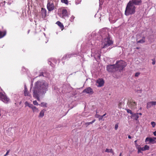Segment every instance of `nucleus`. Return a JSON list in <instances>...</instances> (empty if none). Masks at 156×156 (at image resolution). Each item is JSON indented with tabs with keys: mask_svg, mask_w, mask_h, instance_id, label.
<instances>
[{
	"mask_svg": "<svg viewBox=\"0 0 156 156\" xmlns=\"http://www.w3.org/2000/svg\"><path fill=\"white\" fill-rule=\"evenodd\" d=\"M48 83L44 80L37 81L35 83L34 90L39 92L44 93L48 90Z\"/></svg>",
	"mask_w": 156,
	"mask_h": 156,
	"instance_id": "f257e3e1",
	"label": "nucleus"
},
{
	"mask_svg": "<svg viewBox=\"0 0 156 156\" xmlns=\"http://www.w3.org/2000/svg\"><path fill=\"white\" fill-rule=\"evenodd\" d=\"M136 7L131 2H129L126 6L125 12V14L126 16H129L134 14L136 12Z\"/></svg>",
	"mask_w": 156,
	"mask_h": 156,
	"instance_id": "f03ea898",
	"label": "nucleus"
},
{
	"mask_svg": "<svg viewBox=\"0 0 156 156\" xmlns=\"http://www.w3.org/2000/svg\"><path fill=\"white\" fill-rule=\"evenodd\" d=\"M99 34L100 35L97 38L100 39H110V38L108 34V30L107 28H104L100 30Z\"/></svg>",
	"mask_w": 156,
	"mask_h": 156,
	"instance_id": "7ed1b4c3",
	"label": "nucleus"
},
{
	"mask_svg": "<svg viewBox=\"0 0 156 156\" xmlns=\"http://www.w3.org/2000/svg\"><path fill=\"white\" fill-rule=\"evenodd\" d=\"M115 65L117 71L119 70L120 72L122 71L126 65V62L122 60L117 61Z\"/></svg>",
	"mask_w": 156,
	"mask_h": 156,
	"instance_id": "20e7f679",
	"label": "nucleus"
},
{
	"mask_svg": "<svg viewBox=\"0 0 156 156\" xmlns=\"http://www.w3.org/2000/svg\"><path fill=\"white\" fill-rule=\"evenodd\" d=\"M113 41L112 40H104L102 43V48H104L108 47L112 44Z\"/></svg>",
	"mask_w": 156,
	"mask_h": 156,
	"instance_id": "39448f33",
	"label": "nucleus"
},
{
	"mask_svg": "<svg viewBox=\"0 0 156 156\" xmlns=\"http://www.w3.org/2000/svg\"><path fill=\"white\" fill-rule=\"evenodd\" d=\"M47 8L49 11H51L55 9V5L53 2L48 1L47 4Z\"/></svg>",
	"mask_w": 156,
	"mask_h": 156,
	"instance_id": "423d86ee",
	"label": "nucleus"
},
{
	"mask_svg": "<svg viewBox=\"0 0 156 156\" xmlns=\"http://www.w3.org/2000/svg\"><path fill=\"white\" fill-rule=\"evenodd\" d=\"M107 70L109 72H113L117 71V68L115 65H108L106 67Z\"/></svg>",
	"mask_w": 156,
	"mask_h": 156,
	"instance_id": "0eeeda50",
	"label": "nucleus"
},
{
	"mask_svg": "<svg viewBox=\"0 0 156 156\" xmlns=\"http://www.w3.org/2000/svg\"><path fill=\"white\" fill-rule=\"evenodd\" d=\"M156 139V137L149 138L147 137L146 138L145 142L147 143V141H149V143L148 144H154L156 143V141H155V140Z\"/></svg>",
	"mask_w": 156,
	"mask_h": 156,
	"instance_id": "6e6552de",
	"label": "nucleus"
},
{
	"mask_svg": "<svg viewBox=\"0 0 156 156\" xmlns=\"http://www.w3.org/2000/svg\"><path fill=\"white\" fill-rule=\"evenodd\" d=\"M60 16L62 18H64V17L68 16L67 10L64 9H62L60 14Z\"/></svg>",
	"mask_w": 156,
	"mask_h": 156,
	"instance_id": "1a4fd4ad",
	"label": "nucleus"
},
{
	"mask_svg": "<svg viewBox=\"0 0 156 156\" xmlns=\"http://www.w3.org/2000/svg\"><path fill=\"white\" fill-rule=\"evenodd\" d=\"M83 93H85L90 94H92L93 93L94 91L93 89L90 87H88L83 90Z\"/></svg>",
	"mask_w": 156,
	"mask_h": 156,
	"instance_id": "9d476101",
	"label": "nucleus"
},
{
	"mask_svg": "<svg viewBox=\"0 0 156 156\" xmlns=\"http://www.w3.org/2000/svg\"><path fill=\"white\" fill-rule=\"evenodd\" d=\"M96 83L98 84V85H97L98 87H101L103 86L104 81L102 79H98L97 80Z\"/></svg>",
	"mask_w": 156,
	"mask_h": 156,
	"instance_id": "9b49d317",
	"label": "nucleus"
},
{
	"mask_svg": "<svg viewBox=\"0 0 156 156\" xmlns=\"http://www.w3.org/2000/svg\"><path fill=\"white\" fill-rule=\"evenodd\" d=\"M129 2H131L132 4L135 5H138L141 3V0H130Z\"/></svg>",
	"mask_w": 156,
	"mask_h": 156,
	"instance_id": "f8f14e48",
	"label": "nucleus"
},
{
	"mask_svg": "<svg viewBox=\"0 0 156 156\" xmlns=\"http://www.w3.org/2000/svg\"><path fill=\"white\" fill-rule=\"evenodd\" d=\"M1 100L5 103H7L9 101V98H8L6 95L3 94Z\"/></svg>",
	"mask_w": 156,
	"mask_h": 156,
	"instance_id": "ddd939ff",
	"label": "nucleus"
},
{
	"mask_svg": "<svg viewBox=\"0 0 156 156\" xmlns=\"http://www.w3.org/2000/svg\"><path fill=\"white\" fill-rule=\"evenodd\" d=\"M156 105V101H152L147 103V108L149 109L152 106H154Z\"/></svg>",
	"mask_w": 156,
	"mask_h": 156,
	"instance_id": "4468645a",
	"label": "nucleus"
},
{
	"mask_svg": "<svg viewBox=\"0 0 156 156\" xmlns=\"http://www.w3.org/2000/svg\"><path fill=\"white\" fill-rule=\"evenodd\" d=\"M137 104L135 101H131L128 105L132 109L134 108L135 107L136 105Z\"/></svg>",
	"mask_w": 156,
	"mask_h": 156,
	"instance_id": "2eb2a0df",
	"label": "nucleus"
},
{
	"mask_svg": "<svg viewBox=\"0 0 156 156\" xmlns=\"http://www.w3.org/2000/svg\"><path fill=\"white\" fill-rule=\"evenodd\" d=\"M39 93V92H38V91H36V90H33V97H34L37 98L38 101L40 100L39 98V97L38 94Z\"/></svg>",
	"mask_w": 156,
	"mask_h": 156,
	"instance_id": "dca6fc26",
	"label": "nucleus"
},
{
	"mask_svg": "<svg viewBox=\"0 0 156 156\" xmlns=\"http://www.w3.org/2000/svg\"><path fill=\"white\" fill-rule=\"evenodd\" d=\"M42 17H45L46 15L47 11L45 9L42 8L41 11Z\"/></svg>",
	"mask_w": 156,
	"mask_h": 156,
	"instance_id": "f3484780",
	"label": "nucleus"
},
{
	"mask_svg": "<svg viewBox=\"0 0 156 156\" xmlns=\"http://www.w3.org/2000/svg\"><path fill=\"white\" fill-rule=\"evenodd\" d=\"M24 94L25 96H30V94H29L27 90V89L26 86L24 87Z\"/></svg>",
	"mask_w": 156,
	"mask_h": 156,
	"instance_id": "a211bd4d",
	"label": "nucleus"
},
{
	"mask_svg": "<svg viewBox=\"0 0 156 156\" xmlns=\"http://www.w3.org/2000/svg\"><path fill=\"white\" fill-rule=\"evenodd\" d=\"M46 110L45 109H43L40 112L38 116L39 117L42 118L43 117L44 115V112L46 111Z\"/></svg>",
	"mask_w": 156,
	"mask_h": 156,
	"instance_id": "6ab92c4d",
	"label": "nucleus"
},
{
	"mask_svg": "<svg viewBox=\"0 0 156 156\" xmlns=\"http://www.w3.org/2000/svg\"><path fill=\"white\" fill-rule=\"evenodd\" d=\"M6 31H0V38H2L5 36L6 34Z\"/></svg>",
	"mask_w": 156,
	"mask_h": 156,
	"instance_id": "aec40b11",
	"label": "nucleus"
},
{
	"mask_svg": "<svg viewBox=\"0 0 156 156\" xmlns=\"http://www.w3.org/2000/svg\"><path fill=\"white\" fill-rule=\"evenodd\" d=\"M56 24L62 29V30L64 28V26L62 23L59 21H57L56 22Z\"/></svg>",
	"mask_w": 156,
	"mask_h": 156,
	"instance_id": "412c9836",
	"label": "nucleus"
},
{
	"mask_svg": "<svg viewBox=\"0 0 156 156\" xmlns=\"http://www.w3.org/2000/svg\"><path fill=\"white\" fill-rule=\"evenodd\" d=\"M136 113L134 114L133 113L132 115H131V118L135 120H136Z\"/></svg>",
	"mask_w": 156,
	"mask_h": 156,
	"instance_id": "4be33fe9",
	"label": "nucleus"
},
{
	"mask_svg": "<svg viewBox=\"0 0 156 156\" xmlns=\"http://www.w3.org/2000/svg\"><path fill=\"white\" fill-rule=\"evenodd\" d=\"M33 111L34 112L37 113L39 112V110L38 108L34 106L32 109Z\"/></svg>",
	"mask_w": 156,
	"mask_h": 156,
	"instance_id": "5701e85b",
	"label": "nucleus"
},
{
	"mask_svg": "<svg viewBox=\"0 0 156 156\" xmlns=\"http://www.w3.org/2000/svg\"><path fill=\"white\" fill-rule=\"evenodd\" d=\"M105 151L108 152H111L112 153L113 155L114 154V152L112 149H106Z\"/></svg>",
	"mask_w": 156,
	"mask_h": 156,
	"instance_id": "b1692460",
	"label": "nucleus"
},
{
	"mask_svg": "<svg viewBox=\"0 0 156 156\" xmlns=\"http://www.w3.org/2000/svg\"><path fill=\"white\" fill-rule=\"evenodd\" d=\"M39 105L41 107H46V103L44 102H42L40 104H39Z\"/></svg>",
	"mask_w": 156,
	"mask_h": 156,
	"instance_id": "393cba45",
	"label": "nucleus"
},
{
	"mask_svg": "<svg viewBox=\"0 0 156 156\" xmlns=\"http://www.w3.org/2000/svg\"><path fill=\"white\" fill-rule=\"evenodd\" d=\"M106 0H99V6L100 7L103 4L104 2Z\"/></svg>",
	"mask_w": 156,
	"mask_h": 156,
	"instance_id": "a878e982",
	"label": "nucleus"
},
{
	"mask_svg": "<svg viewBox=\"0 0 156 156\" xmlns=\"http://www.w3.org/2000/svg\"><path fill=\"white\" fill-rule=\"evenodd\" d=\"M106 115V113H105V114H104L103 115H100V117L99 118V120H102L103 117L105 116Z\"/></svg>",
	"mask_w": 156,
	"mask_h": 156,
	"instance_id": "bb28decb",
	"label": "nucleus"
},
{
	"mask_svg": "<svg viewBox=\"0 0 156 156\" xmlns=\"http://www.w3.org/2000/svg\"><path fill=\"white\" fill-rule=\"evenodd\" d=\"M145 42V40H140L138 41L137 42V43H142Z\"/></svg>",
	"mask_w": 156,
	"mask_h": 156,
	"instance_id": "cd10ccee",
	"label": "nucleus"
},
{
	"mask_svg": "<svg viewBox=\"0 0 156 156\" xmlns=\"http://www.w3.org/2000/svg\"><path fill=\"white\" fill-rule=\"evenodd\" d=\"M61 1L62 3H64L66 4H68V0H61Z\"/></svg>",
	"mask_w": 156,
	"mask_h": 156,
	"instance_id": "c85d7f7f",
	"label": "nucleus"
},
{
	"mask_svg": "<svg viewBox=\"0 0 156 156\" xmlns=\"http://www.w3.org/2000/svg\"><path fill=\"white\" fill-rule=\"evenodd\" d=\"M144 149L145 150H148L149 149V147L147 145H145L144 147Z\"/></svg>",
	"mask_w": 156,
	"mask_h": 156,
	"instance_id": "c756f323",
	"label": "nucleus"
},
{
	"mask_svg": "<svg viewBox=\"0 0 156 156\" xmlns=\"http://www.w3.org/2000/svg\"><path fill=\"white\" fill-rule=\"evenodd\" d=\"M126 111H127V113H130V114H131V115L133 113L132 112L131 110H130V109H126Z\"/></svg>",
	"mask_w": 156,
	"mask_h": 156,
	"instance_id": "7c9ffc66",
	"label": "nucleus"
},
{
	"mask_svg": "<svg viewBox=\"0 0 156 156\" xmlns=\"http://www.w3.org/2000/svg\"><path fill=\"white\" fill-rule=\"evenodd\" d=\"M75 17L74 16H72L70 18V20L72 22H73V20H74V19Z\"/></svg>",
	"mask_w": 156,
	"mask_h": 156,
	"instance_id": "2f4dec72",
	"label": "nucleus"
},
{
	"mask_svg": "<svg viewBox=\"0 0 156 156\" xmlns=\"http://www.w3.org/2000/svg\"><path fill=\"white\" fill-rule=\"evenodd\" d=\"M151 124L152 126L153 127H154L156 125L155 123L154 122H151Z\"/></svg>",
	"mask_w": 156,
	"mask_h": 156,
	"instance_id": "473e14b6",
	"label": "nucleus"
},
{
	"mask_svg": "<svg viewBox=\"0 0 156 156\" xmlns=\"http://www.w3.org/2000/svg\"><path fill=\"white\" fill-rule=\"evenodd\" d=\"M33 103L34 105H39L38 104V102H37V101H33Z\"/></svg>",
	"mask_w": 156,
	"mask_h": 156,
	"instance_id": "72a5a7b5",
	"label": "nucleus"
},
{
	"mask_svg": "<svg viewBox=\"0 0 156 156\" xmlns=\"http://www.w3.org/2000/svg\"><path fill=\"white\" fill-rule=\"evenodd\" d=\"M96 113H97V111H96ZM95 118H98V119H99V118L100 117V115H99L97 114H96L95 115Z\"/></svg>",
	"mask_w": 156,
	"mask_h": 156,
	"instance_id": "f704fd0d",
	"label": "nucleus"
},
{
	"mask_svg": "<svg viewBox=\"0 0 156 156\" xmlns=\"http://www.w3.org/2000/svg\"><path fill=\"white\" fill-rule=\"evenodd\" d=\"M29 108H31L32 109H33V108H34V107L32 104H30L29 105V106H28Z\"/></svg>",
	"mask_w": 156,
	"mask_h": 156,
	"instance_id": "c9c22d12",
	"label": "nucleus"
},
{
	"mask_svg": "<svg viewBox=\"0 0 156 156\" xmlns=\"http://www.w3.org/2000/svg\"><path fill=\"white\" fill-rule=\"evenodd\" d=\"M140 73L139 72L136 73L135 75V76L136 77H138L140 75Z\"/></svg>",
	"mask_w": 156,
	"mask_h": 156,
	"instance_id": "e433bc0d",
	"label": "nucleus"
},
{
	"mask_svg": "<svg viewBox=\"0 0 156 156\" xmlns=\"http://www.w3.org/2000/svg\"><path fill=\"white\" fill-rule=\"evenodd\" d=\"M95 120H96L95 119H94L92 121L90 122H88L89 123V125L90 124H93V123H94L95 121Z\"/></svg>",
	"mask_w": 156,
	"mask_h": 156,
	"instance_id": "4c0bfd02",
	"label": "nucleus"
},
{
	"mask_svg": "<svg viewBox=\"0 0 156 156\" xmlns=\"http://www.w3.org/2000/svg\"><path fill=\"white\" fill-rule=\"evenodd\" d=\"M137 148L138 149V153H139L141 152V151L140 150V146H139Z\"/></svg>",
	"mask_w": 156,
	"mask_h": 156,
	"instance_id": "58836bf2",
	"label": "nucleus"
},
{
	"mask_svg": "<svg viewBox=\"0 0 156 156\" xmlns=\"http://www.w3.org/2000/svg\"><path fill=\"white\" fill-rule=\"evenodd\" d=\"M116 20H113L112 21H111L110 18H109V21L111 22V23H114L116 21Z\"/></svg>",
	"mask_w": 156,
	"mask_h": 156,
	"instance_id": "ea45409f",
	"label": "nucleus"
},
{
	"mask_svg": "<svg viewBox=\"0 0 156 156\" xmlns=\"http://www.w3.org/2000/svg\"><path fill=\"white\" fill-rule=\"evenodd\" d=\"M25 104L26 106H29V105L30 104L27 101H26L25 103Z\"/></svg>",
	"mask_w": 156,
	"mask_h": 156,
	"instance_id": "a19ab883",
	"label": "nucleus"
},
{
	"mask_svg": "<svg viewBox=\"0 0 156 156\" xmlns=\"http://www.w3.org/2000/svg\"><path fill=\"white\" fill-rule=\"evenodd\" d=\"M118 126L117 124H116L115 126V130H117L118 129Z\"/></svg>",
	"mask_w": 156,
	"mask_h": 156,
	"instance_id": "79ce46f5",
	"label": "nucleus"
},
{
	"mask_svg": "<svg viewBox=\"0 0 156 156\" xmlns=\"http://www.w3.org/2000/svg\"><path fill=\"white\" fill-rule=\"evenodd\" d=\"M3 94L2 93L0 92V100L1 99Z\"/></svg>",
	"mask_w": 156,
	"mask_h": 156,
	"instance_id": "37998d69",
	"label": "nucleus"
},
{
	"mask_svg": "<svg viewBox=\"0 0 156 156\" xmlns=\"http://www.w3.org/2000/svg\"><path fill=\"white\" fill-rule=\"evenodd\" d=\"M84 124L86 126V127H87L89 125V123L88 122H87L85 123Z\"/></svg>",
	"mask_w": 156,
	"mask_h": 156,
	"instance_id": "c03bdc74",
	"label": "nucleus"
},
{
	"mask_svg": "<svg viewBox=\"0 0 156 156\" xmlns=\"http://www.w3.org/2000/svg\"><path fill=\"white\" fill-rule=\"evenodd\" d=\"M140 150H141V151H145V149H144V147H143L141 148V147H140Z\"/></svg>",
	"mask_w": 156,
	"mask_h": 156,
	"instance_id": "a18cd8bd",
	"label": "nucleus"
},
{
	"mask_svg": "<svg viewBox=\"0 0 156 156\" xmlns=\"http://www.w3.org/2000/svg\"><path fill=\"white\" fill-rule=\"evenodd\" d=\"M9 151H7L6 153L4 155V156H6L7 155H8V154H9Z\"/></svg>",
	"mask_w": 156,
	"mask_h": 156,
	"instance_id": "49530a36",
	"label": "nucleus"
},
{
	"mask_svg": "<svg viewBox=\"0 0 156 156\" xmlns=\"http://www.w3.org/2000/svg\"><path fill=\"white\" fill-rule=\"evenodd\" d=\"M136 120H138V118H139V116L138 115L139 114L138 113H136Z\"/></svg>",
	"mask_w": 156,
	"mask_h": 156,
	"instance_id": "de8ad7c7",
	"label": "nucleus"
},
{
	"mask_svg": "<svg viewBox=\"0 0 156 156\" xmlns=\"http://www.w3.org/2000/svg\"><path fill=\"white\" fill-rule=\"evenodd\" d=\"M153 62H152V64L153 65H154L155 63V62L154 59H152Z\"/></svg>",
	"mask_w": 156,
	"mask_h": 156,
	"instance_id": "09e8293b",
	"label": "nucleus"
},
{
	"mask_svg": "<svg viewBox=\"0 0 156 156\" xmlns=\"http://www.w3.org/2000/svg\"><path fill=\"white\" fill-rule=\"evenodd\" d=\"M153 134L155 136H156V131L154 132Z\"/></svg>",
	"mask_w": 156,
	"mask_h": 156,
	"instance_id": "8fccbe9b",
	"label": "nucleus"
},
{
	"mask_svg": "<svg viewBox=\"0 0 156 156\" xmlns=\"http://www.w3.org/2000/svg\"><path fill=\"white\" fill-rule=\"evenodd\" d=\"M128 138L129 139H131V136H130V135H129L128 136Z\"/></svg>",
	"mask_w": 156,
	"mask_h": 156,
	"instance_id": "3c124183",
	"label": "nucleus"
},
{
	"mask_svg": "<svg viewBox=\"0 0 156 156\" xmlns=\"http://www.w3.org/2000/svg\"><path fill=\"white\" fill-rule=\"evenodd\" d=\"M136 142H137V140H135L134 141V143H135V145H137Z\"/></svg>",
	"mask_w": 156,
	"mask_h": 156,
	"instance_id": "603ef678",
	"label": "nucleus"
},
{
	"mask_svg": "<svg viewBox=\"0 0 156 156\" xmlns=\"http://www.w3.org/2000/svg\"><path fill=\"white\" fill-rule=\"evenodd\" d=\"M138 114H139V115H142V114L141 113H138Z\"/></svg>",
	"mask_w": 156,
	"mask_h": 156,
	"instance_id": "864d4df0",
	"label": "nucleus"
},
{
	"mask_svg": "<svg viewBox=\"0 0 156 156\" xmlns=\"http://www.w3.org/2000/svg\"><path fill=\"white\" fill-rule=\"evenodd\" d=\"M122 153H121L119 154V156H122Z\"/></svg>",
	"mask_w": 156,
	"mask_h": 156,
	"instance_id": "5fc2aeb1",
	"label": "nucleus"
},
{
	"mask_svg": "<svg viewBox=\"0 0 156 156\" xmlns=\"http://www.w3.org/2000/svg\"><path fill=\"white\" fill-rule=\"evenodd\" d=\"M136 48L137 49H139V47H136Z\"/></svg>",
	"mask_w": 156,
	"mask_h": 156,
	"instance_id": "6e6d98bb",
	"label": "nucleus"
},
{
	"mask_svg": "<svg viewBox=\"0 0 156 156\" xmlns=\"http://www.w3.org/2000/svg\"><path fill=\"white\" fill-rule=\"evenodd\" d=\"M76 4H79V3H77L76 2Z\"/></svg>",
	"mask_w": 156,
	"mask_h": 156,
	"instance_id": "4d7b16f0",
	"label": "nucleus"
}]
</instances>
